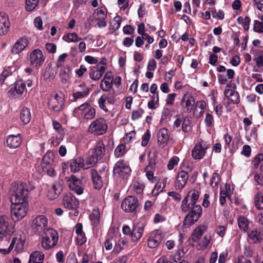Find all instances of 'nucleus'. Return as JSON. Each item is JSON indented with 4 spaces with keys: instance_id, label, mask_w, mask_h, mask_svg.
<instances>
[{
    "instance_id": "obj_49",
    "label": "nucleus",
    "mask_w": 263,
    "mask_h": 263,
    "mask_svg": "<svg viewBox=\"0 0 263 263\" xmlns=\"http://www.w3.org/2000/svg\"><path fill=\"white\" fill-rule=\"evenodd\" d=\"M39 0H26L25 8L28 11L34 10L39 5Z\"/></svg>"
},
{
    "instance_id": "obj_31",
    "label": "nucleus",
    "mask_w": 263,
    "mask_h": 263,
    "mask_svg": "<svg viewBox=\"0 0 263 263\" xmlns=\"http://www.w3.org/2000/svg\"><path fill=\"white\" fill-rule=\"evenodd\" d=\"M61 192V189L57 187V185L53 183L51 185L47 186V197L52 200L58 198Z\"/></svg>"
},
{
    "instance_id": "obj_33",
    "label": "nucleus",
    "mask_w": 263,
    "mask_h": 263,
    "mask_svg": "<svg viewBox=\"0 0 263 263\" xmlns=\"http://www.w3.org/2000/svg\"><path fill=\"white\" fill-rule=\"evenodd\" d=\"M131 188L135 193L142 195L145 189V183L141 180L135 179L133 181Z\"/></svg>"
},
{
    "instance_id": "obj_62",
    "label": "nucleus",
    "mask_w": 263,
    "mask_h": 263,
    "mask_svg": "<svg viewBox=\"0 0 263 263\" xmlns=\"http://www.w3.org/2000/svg\"><path fill=\"white\" fill-rule=\"evenodd\" d=\"M263 160V154L258 153L253 158L252 163L254 168H257L259 163Z\"/></svg>"
},
{
    "instance_id": "obj_42",
    "label": "nucleus",
    "mask_w": 263,
    "mask_h": 263,
    "mask_svg": "<svg viewBox=\"0 0 263 263\" xmlns=\"http://www.w3.org/2000/svg\"><path fill=\"white\" fill-rule=\"evenodd\" d=\"M56 164L51 165H46L42 166V169L44 173L50 177H55L57 175V173L55 170Z\"/></svg>"
},
{
    "instance_id": "obj_17",
    "label": "nucleus",
    "mask_w": 263,
    "mask_h": 263,
    "mask_svg": "<svg viewBox=\"0 0 263 263\" xmlns=\"http://www.w3.org/2000/svg\"><path fill=\"white\" fill-rule=\"evenodd\" d=\"M45 57L42 51L39 49L33 50L30 54V61L32 65L40 67L44 63Z\"/></svg>"
},
{
    "instance_id": "obj_64",
    "label": "nucleus",
    "mask_w": 263,
    "mask_h": 263,
    "mask_svg": "<svg viewBox=\"0 0 263 263\" xmlns=\"http://www.w3.org/2000/svg\"><path fill=\"white\" fill-rule=\"evenodd\" d=\"M78 236L76 240V244L79 246L83 245L86 242L87 238L84 233L77 234Z\"/></svg>"
},
{
    "instance_id": "obj_54",
    "label": "nucleus",
    "mask_w": 263,
    "mask_h": 263,
    "mask_svg": "<svg viewBox=\"0 0 263 263\" xmlns=\"http://www.w3.org/2000/svg\"><path fill=\"white\" fill-rule=\"evenodd\" d=\"M165 184L163 182L162 183L161 182L157 183L154 189L152 190V194L153 196H157L160 193L162 192L165 187Z\"/></svg>"
},
{
    "instance_id": "obj_46",
    "label": "nucleus",
    "mask_w": 263,
    "mask_h": 263,
    "mask_svg": "<svg viewBox=\"0 0 263 263\" xmlns=\"http://www.w3.org/2000/svg\"><path fill=\"white\" fill-rule=\"evenodd\" d=\"M113 85L112 81L102 80L100 84V88L103 91L108 92L112 88Z\"/></svg>"
},
{
    "instance_id": "obj_56",
    "label": "nucleus",
    "mask_w": 263,
    "mask_h": 263,
    "mask_svg": "<svg viewBox=\"0 0 263 263\" xmlns=\"http://www.w3.org/2000/svg\"><path fill=\"white\" fill-rule=\"evenodd\" d=\"M135 131H132L128 133H126L124 137V141L125 144L132 143L136 139Z\"/></svg>"
},
{
    "instance_id": "obj_22",
    "label": "nucleus",
    "mask_w": 263,
    "mask_h": 263,
    "mask_svg": "<svg viewBox=\"0 0 263 263\" xmlns=\"http://www.w3.org/2000/svg\"><path fill=\"white\" fill-rule=\"evenodd\" d=\"M10 23L7 15L4 12L0 13V35H5L9 31Z\"/></svg>"
},
{
    "instance_id": "obj_58",
    "label": "nucleus",
    "mask_w": 263,
    "mask_h": 263,
    "mask_svg": "<svg viewBox=\"0 0 263 263\" xmlns=\"http://www.w3.org/2000/svg\"><path fill=\"white\" fill-rule=\"evenodd\" d=\"M179 161V159L177 156H173L170 160L168 161L167 164V168L169 170H173L175 166H176Z\"/></svg>"
},
{
    "instance_id": "obj_35",
    "label": "nucleus",
    "mask_w": 263,
    "mask_h": 263,
    "mask_svg": "<svg viewBox=\"0 0 263 263\" xmlns=\"http://www.w3.org/2000/svg\"><path fill=\"white\" fill-rule=\"evenodd\" d=\"M54 157V155L52 152L50 151L47 152L42 158L41 166L54 165L55 164Z\"/></svg>"
},
{
    "instance_id": "obj_59",
    "label": "nucleus",
    "mask_w": 263,
    "mask_h": 263,
    "mask_svg": "<svg viewBox=\"0 0 263 263\" xmlns=\"http://www.w3.org/2000/svg\"><path fill=\"white\" fill-rule=\"evenodd\" d=\"M127 241L123 238L119 239L118 242H115V250L117 252L120 251L121 250L123 249V246L126 245Z\"/></svg>"
},
{
    "instance_id": "obj_40",
    "label": "nucleus",
    "mask_w": 263,
    "mask_h": 263,
    "mask_svg": "<svg viewBox=\"0 0 263 263\" xmlns=\"http://www.w3.org/2000/svg\"><path fill=\"white\" fill-rule=\"evenodd\" d=\"M237 21L238 24L242 26L245 30H249L251 22V19L249 16H246L245 18H243V17L239 16L238 17Z\"/></svg>"
},
{
    "instance_id": "obj_23",
    "label": "nucleus",
    "mask_w": 263,
    "mask_h": 263,
    "mask_svg": "<svg viewBox=\"0 0 263 263\" xmlns=\"http://www.w3.org/2000/svg\"><path fill=\"white\" fill-rule=\"evenodd\" d=\"M22 142V138L21 134L10 135L6 139V143L10 148H16L19 147Z\"/></svg>"
},
{
    "instance_id": "obj_32",
    "label": "nucleus",
    "mask_w": 263,
    "mask_h": 263,
    "mask_svg": "<svg viewBox=\"0 0 263 263\" xmlns=\"http://www.w3.org/2000/svg\"><path fill=\"white\" fill-rule=\"evenodd\" d=\"M44 256L42 251H34L31 253L28 263H43Z\"/></svg>"
},
{
    "instance_id": "obj_47",
    "label": "nucleus",
    "mask_w": 263,
    "mask_h": 263,
    "mask_svg": "<svg viewBox=\"0 0 263 263\" xmlns=\"http://www.w3.org/2000/svg\"><path fill=\"white\" fill-rule=\"evenodd\" d=\"M126 145L124 144L119 145L115 149L114 153L117 157L123 156L127 152Z\"/></svg>"
},
{
    "instance_id": "obj_61",
    "label": "nucleus",
    "mask_w": 263,
    "mask_h": 263,
    "mask_svg": "<svg viewBox=\"0 0 263 263\" xmlns=\"http://www.w3.org/2000/svg\"><path fill=\"white\" fill-rule=\"evenodd\" d=\"M151 132L149 130H147L142 137L141 145L142 146H146L151 138Z\"/></svg>"
},
{
    "instance_id": "obj_2",
    "label": "nucleus",
    "mask_w": 263,
    "mask_h": 263,
    "mask_svg": "<svg viewBox=\"0 0 263 263\" xmlns=\"http://www.w3.org/2000/svg\"><path fill=\"white\" fill-rule=\"evenodd\" d=\"M11 202L14 203L28 202L29 190L25 183L15 182L12 183Z\"/></svg>"
},
{
    "instance_id": "obj_50",
    "label": "nucleus",
    "mask_w": 263,
    "mask_h": 263,
    "mask_svg": "<svg viewBox=\"0 0 263 263\" xmlns=\"http://www.w3.org/2000/svg\"><path fill=\"white\" fill-rule=\"evenodd\" d=\"M211 239V236L205 235L201 242L198 244L199 250H204L209 246Z\"/></svg>"
},
{
    "instance_id": "obj_9",
    "label": "nucleus",
    "mask_w": 263,
    "mask_h": 263,
    "mask_svg": "<svg viewBox=\"0 0 263 263\" xmlns=\"http://www.w3.org/2000/svg\"><path fill=\"white\" fill-rule=\"evenodd\" d=\"M61 202L65 208L70 210H76L79 207V201L70 192L63 195Z\"/></svg>"
},
{
    "instance_id": "obj_36",
    "label": "nucleus",
    "mask_w": 263,
    "mask_h": 263,
    "mask_svg": "<svg viewBox=\"0 0 263 263\" xmlns=\"http://www.w3.org/2000/svg\"><path fill=\"white\" fill-rule=\"evenodd\" d=\"M20 118L24 124H28L31 118L30 109L26 107H23L20 111Z\"/></svg>"
},
{
    "instance_id": "obj_53",
    "label": "nucleus",
    "mask_w": 263,
    "mask_h": 263,
    "mask_svg": "<svg viewBox=\"0 0 263 263\" xmlns=\"http://www.w3.org/2000/svg\"><path fill=\"white\" fill-rule=\"evenodd\" d=\"M220 180L221 177L220 175L217 172H214L212 175L210 182V184L213 187H216L217 186Z\"/></svg>"
},
{
    "instance_id": "obj_6",
    "label": "nucleus",
    "mask_w": 263,
    "mask_h": 263,
    "mask_svg": "<svg viewBox=\"0 0 263 263\" xmlns=\"http://www.w3.org/2000/svg\"><path fill=\"white\" fill-rule=\"evenodd\" d=\"M107 127V123L105 118L99 117L89 125L88 133L95 136L102 135L106 132Z\"/></svg>"
},
{
    "instance_id": "obj_20",
    "label": "nucleus",
    "mask_w": 263,
    "mask_h": 263,
    "mask_svg": "<svg viewBox=\"0 0 263 263\" xmlns=\"http://www.w3.org/2000/svg\"><path fill=\"white\" fill-rule=\"evenodd\" d=\"M106 68L99 63L96 67L91 68L89 72V76L93 80L97 81L100 80L105 72Z\"/></svg>"
},
{
    "instance_id": "obj_8",
    "label": "nucleus",
    "mask_w": 263,
    "mask_h": 263,
    "mask_svg": "<svg viewBox=\"0 0 263 263\" xmlns=\"http://www.w3.org/2000/svg\"><path fill=\"white\" fill-rule=\"evenodd\" d=\"M131 172V169L127 164L123 160H120L117 161L114 167L113 173L118 177L127 178Z\"/></svg>"
},
{
    "instance_id": "obj_16",
    "label": "nucleus",
    "mask_w": 263,
    "mask_h": 263,
    "mask_svg": "<svg viewBox=\"0 0 263 263\" xmlns=\"http://www.w3.org/2000/svg\"><path fill=\"white\" fill-rule=\"evenodd\" d=\"M80 89L73 92L72 94V102H76L78 101L87 98L90 93V88L86 85H79Z\"/></svg>"
},
{
    "instance_id": "obj_21",
    "label": "nucleus",
    "mask_w": 263,
    "mask_h": 263,
    "mask_svg": "<svg viewBox=\"0 0 263 263\" xmlns=\"http://www.w3.org/2000/svg\"><path fill=\"white\" fill-rule=\"evenodd\" d=\"M144 230V226L143 223L134 224L132 231L130 236L133 242H137L142 237Z\"/></svg>"
},
{
    "instance_id": "obj_52",
    "label": "nucleus",
    "mask_w": 263,
    "mask_h": 263,
    "mask_svg": "<svg viewBox=\"0 0 263 263\" xmlns=\"http://www.w3.org/2000/svg\"><path fill=\"white\" fill-rule=\"evenodd\" d=\"M99 160V158L92 153L86 159V163L87 165L86 168L95 165L98 162Z\"/></svg>"
},
{
    "instance_id": "obj_38",
    "label": "nucleus",
    "mask_w": 263,
    "mask_h": 263,
    "mask_svg": "<svg viewBox=\"0 0 263 263\" xmlns=\"http://www.w3.org/2000/svg\"><path fill=\"white\" fill-rule=\"evenodd\" d=\"M91 223L93 226H97L100 220V213L99 209H93L89 215Z\"/></svg>"
},
{
    "instance_id": "obj_13",
    "label": "nucleus",
    "mask_w": 263,
    "mask_h": 263,
    "mask_svg": "<svg viewBox=\"0 0 263 263\" xmlns=\"http://www.w3.org/2000/svg\"><path fill=\"white\" fill-rule=\"evenodd\" d=\"M11 233L10 218L6 215L0 216V238L2 239Z\"/></svg>"
},
{
    "instance_id": "obj_30",
    "label": "nucleus",
    "mask_w": 263,
    "mask_h": 263,
    "mask_svg": "<svg viewBox=\"0 0 263 263\" xmlns=\"http://www.w3.org/2000/svg\"><path fill=\"white\" fill-rule=\"evenodd\" d=\"M226 98L232 103L238 104L239 102V95L234 90L227 89L224 91Z\"/></svg>"
},
{
    "instance_id": "obj_26",
    "label": "nucleus",
    "mask_w": 263,
    "mask_h": 263,
    "mask_svg": "<svg viewBox=\"0 0 263 263\" xmlns=\"http://www.w3.org/2000/svg\"><path fill=\"white\" fill-rule=\"evenodd\" d=\"M84 166V160L81 157H76L70 161L69 167L72 172H78Z\"/></svg>"
},
{
    "instance_id": "obj_48",
    "label": "nucleus",
    "mask_w": 263,
    "mask_h": 263,
    "mask_svg": "<svg viewBox=\"0 0 263 263\" xmlns=\"http://www.w3.org/2000/svg\"><path fill=\"white\" fill-rule=\"evenodd\" d=\"M70 69L69 66L65 67L62 71L60 72L59 76L61 79V81L63 83H65L69 79L68 72Z\"/></svg>"
},
{
    "instance_id": "obj_63",
    "label": "nucleus",
    "mask_w": 263,
    "mask_h": 263,
    "mask_svg": "<svg viewBox=\"0 0 263 263\" xmlns=\"http://www.w3.org/2000/svg\"><path fill=\"white\" fill-rule=\"evenodd\" d=\"M144 113V110L141 108L133 111L132 114V119L136 120L141 118Z\"/></svg>"
},
{
    "instance_id": "obj_19",
    "label": "nucleus",
    "mask_w": 263,
    "mask_h": 263,
    "mask_svg": "<svg viewBox=\"0 0 263 263\" xmlns=\"http://www.w3.org/2000/svg\"><path fill=\"white\" fill-rule=\"evenodd\" d=\"M194 103V98L191 94L184 95L181 102L183 111L187 113L190 112L192 110Z\"/></svg>"
},
{
    "instance_id": "obj_41",
    "label": "nucleus",
    "mask_w": 263,
    "mask_h": 263,
    "mask_svg": "<svg viewBox=\"0 0 263 263\" xmlns=\"http://www.w3.org/2000/svg\"><path fill=\"white\" fill-rule=\"evenodd\" d=\"M15 70V68L14 67H8L5 68L0 76V83H3L5 79L11 76Z\"/></svg>"
},
{
    "instance_id": "obj_29",
    "label": "nucleus",
    "mask_w": 263,
    "mask_h": 263,
    "mask_svg": "<svg viewBox=\"0 0 263 263\" xmlns=\"http://www.w3.org/2000/svg\"><path fill=\"white\" fill-rule=\"evenodd\" d=\"M169 135L166 128L160 129L157 134L158 142L160 145L163 146L166 145L169 140Z\"/></svg>"
},
{
    "instance_id": "obj_55",
    "label": "nucleus",
    "mask_w": 263,
    "mask_h": 263,
    "mask_svg": "<svg viewBox=\"0 0 263 263\" xmlns=\"http://www.w3.org/2000/svg\"><path fill=\"white\" fill-rule=\"evenodd\" d=\"M26 88V84L22 81H18L15 82L14 89L17 94H22Z\"/></svg>"
},
{
    "instance_id": "obj_24",
    "label": "nucleus",
    "mask_w": 263,
    "mask_h": 263,
    "mask_svg": "<svg viewBox=\"0 0 263 263\" xmlns=\"http://www.w3.org/2000/svg\"><path fill=\"white\" fill-rule=\"evenodd\" d=\"M28 45V41L26 37L20 38L14 44L11 51L13 53L17 54L21 52Z\"/></svg>"
},
{
    "instance_id": "obj_15",
    "label": "nucleus",
    "mask_w": 263,
    "mask_h": 263,
    "mask_svg": "<svg viewBox=\"0 0 263 263\" xmlns=\"http://www.w3.org/2000/svg\"><path fill=\"white\" fill-rule=\"evenodd\" d=\"M48 220L45 216H37L33 221V226L34 231L39 233L46 231Z\"/></svg>"
},
{
    "instance_id": "obj_25",
    "label": "nucleus",
    "mask_w": 263,
    "mask_h": 263,
    "mask_svg": "<svg viewBox=\"0 0 263 263\" xmlns=\"http://www.w3.org/2000/svg\"><path fill=\"white\" fill-rule=\"evenodd\" d=\"M91 176L94 188L96 190L101 189L103 183L100 173L95 169H91Z\"/></svg>"
},
{
    "instance_id": "obj_44",
    "label": "nucleus",
    "mask_w": 263,
    "mask_h": 263,
    "mask_svg": "<svg viewBox=\"0 0 263 263\" xmlns=\"http://www.w3.org/2000/svg\"><path fill=\"white\" fill-rule=\"evenodd\" d=\"M254 204L257 209L263 210V195L261 193L259 192L255 195Z\"/></svg>"
},
{
    "instance_id": "obj_27",
    "label": "nucleus",
    "mask_w": 263,
    "mask_h": 263,
    "mask_svg": "<svg viewBox=\"0 0 263 263\" xmlns=\"http://www.w3.org/2000/svg\"><path fill=\"white\" fill-rule=\"evenodd\" d=\"M208 226L202 224L197 227L192 233L190 239L194 242L198 241L203 233L206 231Z\"/></svg>"
},
{
    "instance_id": "obj_39",
    "label": "nucleus",
    "mask_w": 263,
    "mask_h": 263,
    "mask_svg": "<svg viewBox=\"0 0 263 263\" xmlns=\"http://www.w3.org/2000/svg\"><path fill=\"white\" fill-rule=\"evenodd\" d=\"M63 39L68 42H72V43H77L81 40L82 39L79 37L77 34L76 33H69L66 35H65L63 36Z\"/></svg>"
},
{
    "instance_id": "obj_10",
    "label": "nucleus",
    "mask_w": 263,
    "mask_h": 263,
    "mask_svg": "<svg viewBox=\"0 0 263 263\" xmlns=\"http://www.w3.org/2000/svg\"><path fill=\"white\" fill-rule=\"evenodd\" d=\"M209 147V144L202 141L197 142L192 150V157L195 160H201L205 156L206 151Z\"/></svg>"
},
{
    "instance_id": "obj_60",
    "label": "nucleus",
    "mask_w": 263,
    "mask_h": 263,
    "mask_svg": "<svg viewBox=\"0 0 263 263\" xmlns=\"http://www.w3.org/2000/svg\"><path fill=\"white\" fill-rule=\"evenodd\" d=\"M97 14L96 15H101V17H96L97 20L105 18L107 16V10L104 7H100L96 9Z\"/></svg>"
},
{
    "instance_id": "obj_34",
    "label": "nucleus",
    "mask_w": 263,
    "mask_h": 263,
    "mask_svg": "<svg viewBox=\"0 0 263 263\" xmlns=\"http://www.w3.org/2000/svg\"><path fill=\"white\" fill-rule=\"evenodd\" d=\"M155 171V163L149 162L144 168V172L146 173V176L147 179L152 182H154L156 180V177L154 176V173Z\"/></svg>"
},
{
    "instance_id": "obj_37",
    "label": "nucleus",
    "mask_w": 263,
    "mask_h": 263,
    "mask_svg": "<svg viewBox=\"0 0 263 263\" xmlns=\"http://www.w3.org/2000/svg\"><path fill=\"white\" fill-rule=\"evenodd\" d=\"M105 146L103 142L99 141L95 145L92 153L99 159H102L104 155Z\"/></svg>"
},
{
    "instance_id": "obj_4",
    "label": "nucleus",
    "mask_w": 263,
    "mask_h": 263,
    "mask_svg": "<svg viewBox=\"0 0 263 263\" xmlns=\"http://www.w3.org/2000/svg\"><path fill=\"white\" fill-rule=\"evenodd\" d=\"M59 241L58 232L52 229L47 228L44 232L42 238V246L45 250H50L54 248Z\"/></svg>"
},
{
    "instance_id": "obj_28",
    "label": "nucleus",
    "mask_w": 263,
    "mask_h": 263,
    "mask_svg": "<svg viewBox=\"0 0 263 263\" xmlns=\"http://www.w3.org/2000/svg\"><path fill=\"white\" fill-rule=\"evenodd\" d=\"M248 237L252 243H259L263 238V233L260 229H255L248 233Z\"/></svg>"
},
{
    "instance_id": "obj_14",
    "label": "nucleus",
    "mask_w": 263,
    "mask_h": 263,
    "mask_svg": "<svg viewBox=\"0 0 263 263\" xmlns=\"http://www.w3.org/2000/svg\"><path fill=\"white\" fill-rule=\"evenodd\" d=\"M163 239L162 233L159 230L152 232L147 240V246L150 248H156L159 246Z\"/></svg>"
},
{
    "instance_id": "obj_3",
    "label": "nucleus",
    "mask_w": 263,
    "mask_h": 263,
    "mask_svg": "<svg viewBox=\"0 0 263 263\" xmlns=\"http://www.w3.org/2000/svg\"><path fill=\"white\" fill-rule=\"evenodd\" d=\"M73 116L83 120L93 119L96 115V109L88 101L82 104L75 108L73 111Z\"/></svg>"
},
{
    "instance_id": "obj_7",
    "label": "nucleus",
    "mask_w": 263,
    "mask_h": 263,
    "mask_svg": "<svg viewBox=\"0 0 263 263\" xmlns=\"http://www.w3.org/2000/svg\"><path fill=\"white\" fill-rule=\"evenodd\" d=\"M121 206L125 212L135 214L139 206L138 199L134 196H127L122 201Z\"/></svg>"
},
{
    "instance_id": "obj_12",
    "label": "nucleus",
    "mask_w": 263,
    "mask_h": 263,
    "mask_svg": "<svg viewBox=\"0 0 263 263\" xmlns=\"http://www.w3.org/2000/svg\"><path fill=\"white\" fill-rule=\"evenodd\" d=\"M64 104V95L62 92L55 93L48 102L49 109L55 112H59L62 109Z\"/></svg>"
},
{
    "instance_id": "obj_51",
    "label": "nucleus",
    "mask_w": 263,
    "mask_h": 263,
    "mask_svg": "<svg viewBox=\"0 0 263 263\" xmlns=\"http://www.w3.org/2000/svg\"><path fill=\"white\" fill-rule=\"evenodd\" d=\"M182 130L184 133L190 132L192 129L191 121L189 118H184L182 123Z\"/></svg>"
},
{
    "instance_id": "obj_1",
    "label": "nucleus",
    "mask_w": 263,
    "mask_h": 263,
    "mask_svg": "<svg viewBox=\"0 0 263 263\" xmlns=\"http://www.w3.org/2000/svg\"><path fill=\"white\" fill-rule=\"evenodd\" d=\"M199 198V192L196 190H190L181 202L182 212L188 213L183 220V226L188 228L196 222L202 214V209L196 202Z\"/></svg>"
},
{
    "instance_id": "obj_45",
    "label": "nucleus",
    "mask_w": 263,
    "mask_h": 263,
    "mask_svg": "<svg viewBox=\"0 0 263 263\" xmlns=\"http://www.w3.org/2000/svg\"><path fill=\"white\" fill-rule=\"evenodd\" d=\"M238 226L239 228L244 231H247L249 227V220L248 219L244 217L241 216L238 218L237 220Z\"/></svg>"
},
{
    "instance_id": "obj_11",
    "label": "nucleus",
    "mask_w": 263,
    "mask_h": 263,
    "mask_svg": "<svg viewBox=\"0 0 263 263\" xmlns=\"http://www.w3.org/2000/svg\"><path fill=\"white\" fill-rule=\"evenodd\" d=\"M68 186L70 190L74 192L77 195H81L83 193L84 187L82 180L75 175H71L66 178Z\"/></svg>"
},
{
    "instance_id": "obj_5",
    "label": "nucleus",
    "mask_w": 263,
    "mask_h": 263,
    "mask_svg": "<svg viewBox=\"0 0 263 263\" xmlns=\"http://www.w3.org/2000/svg\"><path fill=\"white\" fill-rule=\"evenodd\" d=\"M28 202L14 203L11 202L10 208L11 219L14 222H17L24 218L28 211Z\"/></svg>"
},
{
    "instance_id": "obj_57",
    "label": "nucleus",
    "mask_w": 263,
    "mask_h": 263,
    "mask_svg": "<svg viewBox=\"0 0 263 263\" xmlns=\"http://www.w3.org/2000/svg\"><path fill=\"white\" fill-rule=\"evenodd\" d=\"M253 30L254 32L258 33L263 32V22H259L258 20L254 21Z\"/></svg>"
},
{
    "instance_id": "obj_18",
    "label": "nucleus",
    "mask_w": 263,
    "mask_h": 263,
    "mask_svg": "<svg viewBox=\"0 0 263 263\" xmlns=\"http://www.w3.org/2000/svg\"><path fill=\"white\" fill-rule=\"evenodd\" d=\"M189 179L187 172L181 171L178 174L175 182V187L177 190H182L186 185Z\"/></svg>"
},
{
    "instance_id": "obj_43",
    "label": "nucleus",
    "mask_w": 263,
    "mask_h": 263,
    "mask_svg": "<svg viewBox=\"0 0 263 263\" xmlns=\"http://www.w3.org/2000/svg\"><path fill=\"white\" fill-rule=\"evenodd\" d=\"M107 95L106 94L102 95L98 100V103L100 109L104 111L105 112L108 111V109L107 107Z\"/></svg>"
}]
</instances>
